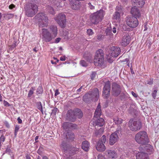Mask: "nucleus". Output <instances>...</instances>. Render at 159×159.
I'll list each match as a JSON object with an SVG mask.
<instances>
[{
  "instance_id": "nucleus-59",
  "label": "nucleus",
  "mask_w": 159,
  "mask_h": 159,
  "mask_svg": "<svg viewBox=\"0 0 159 159\" xmlns=\"http://www.w3.org/2000/svg\"><path fill=\"white\" fill-rule=\"evenodd\" d=\"M102 35L101 34L98 35L97 36V39L99 40H101L102 39Z\"/></svg>"
},
{
  "instance_id": "nucleus-48",
  "label": "nucleus",
  "mask_w": 159,
  "mask_h": 159,
  "mask_svg": "<svg viewBox=\"0 0 159 159\" xmlns=\"http://www.w3.org/2000/svg\"><path fill=\"white\" fill-rule=\"evenodd\" d=\"M87 32L89 35H92L93 34V30L91 29H89L87 30Z\"/></svg>"
},
{
  "instance_id": "nucleus-32",
  "label": "nucleus",
  "mask_w": 159,
  "mask_h": 159,
  "mask_svg": "<svg viewBox=\"0 0 159 159\" xmlns=\"http://www.w3.org/2000/svg\"><path fill=\"white\" fill-rule=\"evenodd\" d=\"M68 34L69 33L67 31L65 30L63 31V34L62 36L64 39L66 40H68L69 39V38L68 37Z\"/></svg>"
},
{
  "instance_id": "nucleus-41",
  "label": "nucleus",
  "mask_w": 159,
  "mask_h": 159,
  "mask_svg": "<svg viewBox=\"0 0 159 159\" xmlns=\"http://www.w3.org/2000/svg\"><path fill=\"white\" fill-rule=\"evenodd\" d=\"M112 57L110 53L107 56V59L108 62L109 63H111L113 62V60L112 58Z\"/></svg>"
},
{
  "instance_id": "nucleus-12",
  "label": "nucleus",
  "mask_w": 159,
  "mask_h": 159,
  "mask_svg": "<svg viewBox=\"0 0 159 159\" xmlns=\"http://www.w3.org/2000/svg\"><path fill=\"white\" fill-rule=\"evenodd\" d=\"M106 141V136L105 135H103L97 143L96 149L97 151L102 152L105 150L106 147L104 144L105 143Z\"/></svg>"
},
{
  "instance_id": "nucleus-46",
  "label": "nucleus",
  "mask_w": 159,
  "mask_h": 159,
  "mask_svg": "<svg viewBox=\"0 0 159 159\" xmlns=\"http://www.w3.org/2000/svg\"><path fill=\"white\" fill-rule=\"evenodd\" d=\"M70 129H75L77 128V125L76 124H73L70 123Z\"/></svg>"
},
{
  "instance_id": "nucleus-28",
  "label": "nucleus",
  "mask_w": 159,
  "mask_h": 159,
  "mask_svg": "<svg viewBox=\"0 0 159 159\" xmlns=\"http://www.w3.org/2000/svg\"><path fill=\"white\" fill-rule=\"evenodd\" d=\"M95 123L96 125L99 126H102L104 124V120L102 118H100L95 120Z\"/></svg>"
},
{
  "instance_id": "nucleus-31",
  "label": "nucleus",
  "mask_w": 159,
  "mask_h": 159,
  "mask_svg": "<svg viewBox=\"0 0 159 159\" xmlns=\"http://www.w3.org/2000/svg\"><path fill=\"white\" fill-rule=\"evenodd\" d=\"M70 123L69 122H65L62 124V127L65 129H70Z\"/></svg>"
},
{
  "instance_id": "nucleus-1",
  "label": "nucleus",
  "mask_w": 159,
  "mask_h": 159,
  "mask_svg": "<svg viewBox=\"0 0 159 159\" xmlns=\"http://www.w3.org/2000/svg\"><path fill=\"white\" fill-rule=\"evenodd\" d=\"M149 148H146L147 152L146 153L143 152H138L136 151H133L132 149H130L129 152L126 153L127 156L130 155L134 156L135 154L136 155V159H148L147 154H151L152 152V148L151 146L149 147Z\"/></svg>"
},
{
  "instance_id": "nucleus-30",
  "label": "nucleus",
  "mask_w": 159,
  "mask_h": 159,
  "mask_svg": "<svg viewBox=\"0 0 159 159\" xmlns=\"http://www.w3.org/2000/svg\"><path fill=\"white\" fill-rule=\"evenodd\" d=\"M114 121L115 123L117 124H120L122 123L123 120L120 118H119L117 117H116L113 118Z\"/></svg>"
},
{
  "instance_id": "nucleus-55",
  "label": "nucleus",
  "mask_w": 159,
  "mask_h": 159,
  "mask_svg": "<svg viewBox=\"0 0 159 159\" xmlns=\"http://www.w3.org/2000/svg\"><path fill=\"white\" fill-rule=\"evenodd\" d=\"M15 5L13 4H11L9 6V8L10 9H12L13 8H15Z\"/></svg>"
},
{
  "instance_id": "nucleus-2",
  "label": "nucleus",
  "mask_w": 159,
  "mask_h": 159,
  "mask_svg": "<svg viewBox=\"0 0 159 159\" xmlns=\"http://www.w3.org/2000/svg\"><path fill=\"white\" fill-rule=\"evenodd\" d=\"M99 95L98 89L95 88L92 91H89L84 96L83 100L87 103L93 100L97 101L99 98Z\"/></svg>"
},
{
  "instance_id": "nucleus-49",
  "label": "nucleus",
  "mask_w": 159,
  "mask_h": 159,
  "mask_svg": "<svg viewBox=\"0 0 159 159\" xmlns=\"http://www.w3.org/2000/svg\"><path fill=\"white\" fill-rule=\"evenodd\" d=\"M157 92V90H153L152 93V95L153 98L155 99L156 97V94Z\"/></svg>"
},
{
  "instance_id": "nucleus-33",
  "label": "nucleus",
  "mask_w": 159,
  "mask_h": 159,
  "mask_svg": "<svg viewBox=\"0 0 159 159\" xmlns=\"http://www.w3.org/2000/svg\"><path fill=\"white\" fill-rule=\"evenodd\" d=\"M104 131V129L103 128H101L99 130H96L95 132V134L96 135H100L102 134Z\"/></svg>"
},
{
  "instance_id": "nucleus-21",
  "label": "nucleus",
  "mask_w": 159,
  "mask_h": 159,
  "mask_svg": "<svg viewBox=\"0 0 159 159\" xmlns=\"http://www.w3.org/2000/svg\"><path fill=\"white\" fill-rule=\"evenodd\" d=\"M132 4L134 7H142L145 3L144 0H132Z\"/></svg>"
},
{
  "instance_id": "nucleus-13",
  "label": "nucleus",
  "mask_w": 159,
  "mask_h": 159,
  "mask_svg": "<svg viewBox=\"0 0 159 159\" xmlns=\"http://www.w3.org/2000/svg\"><path fill=\"white\" fill-rule=\"evenodd\" d=\"M111 90V84L109 81L105 83L102 92V95L104 98H108L110 95Z\"/></svg>"
},
{
  "instance_id": "nucleus-9",
  "label": "nucleus",
  "mask_w": 159,
  "mask_h": 159,
  "mask_svg": "<svg viewBox=\"0 0 159 159\" xmlns=\"http://www.w3.org/2000/svg\"><path fill=\"white\" fill-rule=\"evenodd\" d=\"M141 127V123L139 120H134L131 119L129 121V127L132 131H136L139 130Z\"/></svg>"
},
{
  "instance_id": "nucleus-42",
  "label": "nucleus",
  "mask_w": 159,
  "mask_h": 159,
  "mask_svg": "<svg viewBox=\"0 0 159 159\" xmlns=\"http://www.w3.org/2000/svg\"><path fill=\"white\" fill-rule=\"evenodd\" d=\"M121 126L119 125L118 126L116 131L114 133H116L118 135V134H119L120 133H121Z\"/></svg>"
},
{
  "instance_id": "nucleus-54",
  "label": "nucleus",
  "mask_w": 159,
  "mask_h": 159,
  "mask_svg": "<svg viewBox=\"0 0 159 159\" xmlns=\"http://www.w3.org/2000/svg\"><path fill=\"white\" fill-rule=\"evenodd\" d=\"M16 43H15L11 46L10 48L11 49V50H12L14 48H15L16 47Z\"/></svg>"
},
{
  "instance_id": "nucleus-58",
  "label": "nucleus",
  "mask_w": 159,
  "mask_h": 159,
  "mask_svg": "<svg viewBox=\"0 0 159 159\" xmlns=\"http://www.w3.org/2000/svg\"><path fill=\"white\" fill-rule=\"evenodd\" d=\"M61 39V38H56L55 40V43H59V41H60Z\"/></svg>"
},
{
  "instance_id": "nucleus-7",
  "label": "nucleus",
  "mask_w": 159,
  "mask_h": 159,
  "mask_svg": "<svg viewBox=\"0 0 159 159\" xmlns=\"http://www.w3.org/2000/svg\"><path fill=\"white\" fill-rule=\"evenodd\" d=\"M105 14V11L102 10H100L93 13L91 15V22L95 24H98L103 19Z\"/></svg>"
},
{
  "instance_id": "nucleus-44",
  "label": "nucleus",
  "mask_w": 159,
  "mask_h": 159,
  "mask_svg": "<svg viewBox=\"0 0 159 159\" xmlns=\"http://www.w3.org/2000/svg\"><path fill=\"white\" fill-rule=\"evenodd\" d=\"M80 64L83 66L86 67L87 66V64L86 62L84 60L81 61L80 62Z\"/></svg>"
},
{
  "instance_id": "nucleus-35",
  "label": "nucleus",
  "mask_w": 159,
  "mask_h": 159,
  "mask_svg": "<svg viewBox=\"0 0 159 159\" xmlns=\"http://www.w3.org/2000/svg\"><path fill=\"white\" fill-rule=\"evenodd\" d=\"M43 91L42 87L41 86H39L37 88L36 92L37 95L42 93Z\"/></svg>"
},
{
  "instance_id": "nucleus-19",
  "label": "nucleus",
  "mask_w": 159,
  "mask_h": 159,
  "mask_svg": "<svg viewBox=\"0 0 159 159\" xmlns=\"http://www.w3.org/2000/svg\"><path fill=\"white\" fill-rule=\"evenodd\" d=\"M130 41V37L129 35L126 34L122 38L121 45L123 46H126L129 44Z\"/></svg>"
},
{
  "instance_id": "nucleus-27",
  "label": "nucleus",
  "mask_w": 159,
  "mask_h": 159,
  "mask_svg": "<svg viewBox=\"0 0 159 159\" xmlns=\"http://www.w3.org/2000/svg\"><path fill=\"white\" fill-rule=\"evenodd\" d=\"M120 11H116L113 15V19L116 20L118 23H120Z\"/></svg>"
},
{
  "instance_id": "nucleus-51",
  "label": "nucleus",
  "mask_w": 159,
  "mask_h": 159,
  "mask_svg": "<svg viewBox=\"0 0 159 159\" xmlns=\"http://www.w3.org/2000/svg\"><path fill=\"white\" fill-rule=\"evenodd\" d=\"M3 104L5 107H9L10 106V104L5 100L3 101Z\"/></svg>"
},
{
  "instance_id": "nucleus-16",
  "label": "nucleus",
  "mask_w": 159,
  "mask_h": 159,
  "mask_svg": "<svg viewBox=\"0 0 159 159\" xmlns=\"http://www.w3.org/2000/svg\"><path fill=\"white\" fill-rule=\"evenodd\" d=\"M120 92L121 89L120 86L116 83H113L112 85L111 89L112 95L115 96H117L120 93Z\"/></svg>"
},
{
  "instance_id": "nucleus-36",
  "label": "nucleus",
  "mask_w": 159,
  "mask_h": 159,
  "mask_svg": "<svg viewBox=\"0 0 159 159\" xmlns=\"http://www.w3.org/2000/svg\"><path fill=\"white\" fill-rule=\"evenodd\" d=\"M47 10L50 13L52 14H55L54 11L52 7L48 6L47 8Z\"/></svg>"
},
{
  "instance_id": "nucleus-61",
  "label": "nucleus",
  "mask_w": 159,
  "mask_h": 159,
  "mask_svg": "<svg viewBox=\"0 0 159 159\" xmlns=\"http://www.w3.org/2000/svg\"><path fill=\"white\" fill-rule=\"evenodd\" d=\"M18 122L19 124H21L22 123V120L20 119V117H19L17 119Z\"/></svg>"
},
{
  "instance_id": "nucleus-56",
  "label": "nucleus",
  "mask_w": 159,
  "mask_h": 159,
  "mask_svg": "<svg viewBox=\"0 0 159 159\" xmlns=\"http://www.w3.org/2000/svg\"><path fill=\"white\" fill-rule=\"evenodd\" d=\"M98 159H105V158L102 154H99L98 156Z\"/></svg>"
},
{
  "instance_id": "nucleus-3",
  "label": "nucleus",
  "mask_w": 159,
  "mask_h": 159,
  "mask_svg": "<svg viewBox=\"0 0 159 159\" xmlns=\"http://www.w3.org/2000/svg\"><path fill=\"white\" fill-rule=\"evenodd\" d=\"M34 18L37 22L39 27H46L48 25V18L47 15L44 13L41 12L37 14Z\"/></svg>"
},
{
  "instance_id": "nucleus-4",
  "label": "nucleus",
  "mask_w": 159,
  "mask_h": 159,
  "mask_svg": "<svg viewBox=\"0 0 159 159\" xmlns=\"http://www.w3.org/2000/svg\"><path fill=\"white\" fill-rule=\"evenodd\" d=\"M83 116V113L79 109L77 108L72 110H68L66 114L67 119L71 122L75 121L77 117L80 118Z\"/></svg>"
},
{
  "instance_id": "nucleus-47",
  "label": "nucleus",
  "mask_w": 159,
  "mask_h": 159,
  "mask_svg": "<svg viewBox=\"0 0 159 159\" xmlns=\"http://www.w3.org/2000/svg\"><path fill=\"white\" fill-rule=\"evenodd\" d=\"M122 29L125 31H129V28L128 27V25H124L122 26Z\"/></svg>"
},
{
  "instance_id": "nucleus-23",
  "label": "nucleus",
  "mask_w": 159,
  "mask_h": 159,
  "mask_svg": "<svg viewBox=\"0 0 159 159\" xmlns=\"http://www.w3.org/2000/svg\"><path fill=\"white\" fill-rule=\"evenodd\" d=\"M50 31L53 38L56 37L57 34V26L53 25H51L50 26Z\"/></svg>"
},
{
  "instance_id": "nucleus-37",
  "label": "nucleus",
  "mask_w": 159,
  "mask_h": 159,
  "mask_svg": "<svg viewBox=\"0 0 159 159\" xmlns=\"http://www.w3.org/2000/svg\"><path fill=\"white\" fill-rule=\"evenodd\" d=\"M35 90L34 88L32 87L30 90L29 91V93L28 94V97H30L34 93V91Z\"/></svg>"
},
{
  "instance_id": "nucleus-34",
  "label": "nucleus",
  "mask_w": 159,
  "mask_h": 159,
  "mask_svg": "<svg viewBox=\"0 0 159 159\" xmlns=\"http://www.w3.org/2000/svg\"><path fill=\"white\" fill-rule=\"evenodd\" d=\"M38 109L43 113V111L41 103L40 102H37L36 103Z\"/></svg>"
},
{
  "instance_id": "nucleus-18",
  "label": "nucleus",
  "mask_w": 159,
  "mask_h": 159,
  "mask_svg": "<svg viewBox=\"0 0 159 159\" xmlns=\"http://www.w3.org/2000/svg\"><path fill=\"white\" fill-rule=\"evenodd\" d=\"M120 52V49L118 47L113 46L111 48L110 53L112 57H117Z\"/></svg>"
},
{
  "instance_id": "nucleus-5",
  "label": "nucleus",
  "mask_w": 159,
  "mask_h": 159,
  "mask_svg": "<svg viewBox=\"0 0 159 159\" xmlns=\"http://www.w3.org/2000/svg\"><path fill=\"white\" fill-rule=\"evenodd\" d=\"M136 141L140 144H146L148 143V137L146 132L141 131L137 133L135 136Z\"/></svg>"
},
{
  "instance_id": "nucleus-64",
  "label": "nucleus",
  "mask_w": 159,
  "mask_h": 159,
  "mask_svg": "<svg viewBox=\"0 0 159 159\" xmlns=\"http://www.w3.org/2000/svg\"><path fill=\"white\" fill-rule=\"evenodd\" d=\"M25 157L26 159H31L30 156L28 154H27L25 155Z\"/></svg>"
},
{
  "instance_id": "nucleus-6",
  "label": "nucleus",
  "mask_w": 159,
  "mask_h": 159,
  "mask_svg": "<svg viewBox=\"0 0 159 159\" xmlns=\"http://www.w3.org/2000/svg\"><path fill=\"white\" fill-rule=\"evenodd\" d=\"M104 62V54L103 50L99 49L97 51L94 58V63L95 65L102 66Z\"/></svg>"
},
{
  "instance_id": "nucleus-8",
  "label": "nucleus",
  "mask_w": 159,
  "mask_h": 159,
  "mask_svg": "<svg viewBox=\"0 0 159 159\" xmlns=\"http://www.w3.org/2000/svg\"><path fill=\"white\" fill-rule=\"evenodd\" d=\"M38 9L36 4L30 3L25 7V15L29 17H33L37 12Z\"/></svg>"
},
{
  "instance_id": "nucleus-14",
  "label": "nucleus",
  "mask_w": 159,
  "mask_h": 159,
  "mask_svg": "<svg viewBox=\"0 0 159 159\" xmlns=\"http://www.w3.org/2000/svg\"><path fill=\"white\" fill-rule=\"evenodd\" d=\"M42 35L45 42H49L54 38L48 30L46 29H42Z\"/></svg>"
},
{
  "instance_id": "nucleus-40",
  "label": "nucleus",
  "mask_w": 159,
  "mask_h": 159,
  "mask_svg": "<svg viewBox=\"0 0 159 159\" xmlns=\"http://www.w3.org/2000/svg\"><path fill=\"white\" fill-rule=\"evenodd\" d=\"M5 137L3 135H2L0 137V148L2 146V144L5 141Z\"/></svg>"
},
{
  "instance_id": "nucleus-53",
  "label": "nucleus",
  "mask_w": 159,
  "mask_h": 159,
  "mask_svg": "<svg viewBox=\"0 0 159 159\" xmlns=\"http://www.w3.org/2000/svg\"><path fill=\"white\" fill-rule=\"evenodd\" d=\"M153 83V79H150L147 81V84L149 85H151Z\"/></svg>"
},
{
  "instance_id": "nucleus-38",
  "label": "nucleus",
  "mask_w": 159,
  "mask_h": 159,
  "mask_svg": "<svg viewBox=\"0 0 159 159\" xmlns=\"http://www.w3.org/2000/svg\"><path fill=\"white\" fill-rule=\"evenodd\" d=\"M61 147L62 149L64 150V151L67 150V146L65 143H63L61 144Z\"/></svg>"
},
{
  "instance_id": "nucleus-25",
  "label": "nucleus",
  "mask_w": 159,
  "mask_h": 159,
  "mask_svg": "<svg viewBox=\"0 0 159 159\" xmlns=\"http://www.w3.org/2000/svg\"><path fill=\"white\" fill-rule=\"evenodd\" d=\"M101 115V106L100 105V104L99 103L95 110L94 117L98 118V117H100Z\"/></svg>"
},
{
  "instance_id": "nucleus-22",
  "label": "nucleus",
  "mask_w": 159,
  "mask_h": 159,
  "mask_svg": "<svg viewBox=\"0 0 159 159\" xmlns=\"http://www.w3.org/2000/svg\"><path fill=\"white\" fill-rule=\"evenodd\" d=\"M106 152L107 156L109 158L114 159L117 157V154L114 151L108 150Z\"/></svg>"
},
{
  "instance_id": "nucleus-43",
  "label": "nucleus",
  "mask_w": 159,
  "mask_h": 159,
  "mask_svg": "<svg viewBox=\"0 0 159 159\" xmlns=\"http://www.w3.org/2000/svg\"><path fill=\"white\" fill-rule=\"evenodd\" d=\"M57 110L58 109L57 108H54L52 110L51 115H53L54 116L56 115Z\"/></svg>"
},
{
  "instance_id": "nucleus-50",
  "label": "nucleus",
  "mask_w": 159,
  "mask_h": 159,
  "mask_svg": "<svg viewBox=\"0 0 159 159\" xmlns=\"http://www.w3.org/2000/svg\"><path fill=\"white\" fill-rule=\"evenodd\" d=\"M96 73L95 72H93L91 75L92 80H93L96 76Z\"/></svg>"
},
{
  "instance_id": "nucleus-11",
  "label": "nucleus",
  "mask_w": 159,
  "mask_h": 159,
  "mask_svg": "<svg viewBox=\"0 0 159 159\" xmlns=\"http://www.w3.org/2000/svg\"><path fill=\"white\" fill-rule=\"evenodd\" d=\"M66 16L64 13L59 14L55 19L61 28L65 27L66 25Z\"/></svg>"
},
{
  "instance_id": "nucleus-62",
  "label": "nucleus",
  "mask_w": 159,
  "mask_h": 159,
  "mask_svg": "<svg viewBox=\"0 0 159 159\" xmlns=\"http://www.w3.org/2000/svg\"><path fill=\"white\" fill-rule=\"evenodd\" d=\"M66 58L65 56L61 57L60 58V60L61 61H65L66 60Z\"/></svg>"
},
{
  "instance_id": "nucleus-24",
  "label": "nucleus",
  "mask_w": 159,
  "mask_h": 159,
  "mask_svg": "<svg viewBox=\"0 0 159 159\" xmlns=\"http://www.w3.org/2000/svg\"><path fill=\"white\" fill-rule=\"evenodd\" d=\"M90 144L87 141H85L82 142V148L85 151H88L89 149Z\"/></svg>"
},
{
  "instance_id": "nucleus-15",
  "label": "nucleus",
  "mask_w": 159,
  "mask_h": 159,
  "mask_svg": "<svg viewBox=\"0 0 159 159\" xmlns=\"http://www.w3.org/2000/svg\"><path fill=\"white\" fill-rule=\"evenodd\" d=\"M70 5L72 9L78 10L82 7V3L79 0H71L70 1Z\"/></svg>"
},
{
  "instance_id": "nucleus-57",
  "label": "nucleus",
  "mask_w": 159,
  "mask_h": 159,
  "mask_svg": "<svg viewBox=\"0 0 159 159\" xmlns=\"http://www.w3.org/2000/svg\"><path fill=\"white\" fill-rule=\"evenodd\" d=\"M131 94L135 98H137L138 96V94L135 93L133 91H132Z\"/></svg>"
},
{
  "instance_id": "nucleus-26",
  "label": "nucleus",
  "mask_w": 159,
  "mask_h": 159,
  "mask_svg": "<svg viewBox=\"0 0 159 159\" xmlns=\"http://www.w3.org/2000/svg\"><path fill=\"white\" fill-rule=\"evenodd\" d=\"M66 138L69 141H72L75 139V135L74 133L72 132H68L66 135Z\"/></svg>"
},
{
  "instance_id": "nucleus-20",
  "label": "nucleus",
  "mask_w": 159,
  "mask_h": 159,
  "mask_svg": "<svg viewBox=\"0 0 159 159\" xmlns=\"http://www.w3.org/2000/svg\"><path fill=\"white\" fill-rule=\"evenodd\" d=\"M118 138L119 137L117 134L114 133H112L110 136L109 139L110 144L111 145H113L117 141Z\"/></svg>"
},
{
  "instance_id": "nucleus-29",
  "label": "nucleus",
  "mask_w": 159,
  "mask_h": 159,
  "mask_svg": "<svg viewBox=\"0 0 159 159\" xmlns=\"http://www.w3.org/2000/svg\"><path fill=\"white\" fill-rule=\"evenodd\" d=\"M105 33L106 35L109 36L110 37L113 36V34L111 32V27H108L106 29Z\"/></svg>"
},
{
  "instance_id": "nucleus-17",
  "label": "nucleus",
  "mask_w": 159,
  "mask_h": 159,
  "mask_svg": "<svg viewBox=\"0 0 159 159\" xmlns=\"http://www.w3.org/2000/svg\"><path fill=\"white\" fill-rule=\"evenodd\" d=\"M131 13L133 17L137 19L139 18L141 16L140 11L137 8V7H132L131 9Z\"/></svg>"
},
{
  "instance_id": "nucleus-52",
  "label": "nucleus",
  "mask_w": 159,
  "mask_h": 159,
  "mask_svg": "<svg viewBox=\"0 0 159 159\" xmlns=\"http://www.w3.org/2000/svg\"><path fill=\"white\" fill-rule=\"evenodd\" d=\"M89 7L90 9H94V7L91 4V3L89 2L88 3Z\"/></svg>"
},
{
  "instance_id": "nucleus-10",
  "label": "nucleus",
  "mask_w": 159,
  "mask_h": 159,
  "mask_svg": "<svg viewBox=\"0 0 159 159\" xmlns=\"http://www.w3.org/2000/svg\"><path fill=\"white\" fill-rule=\"evenodd\" d=\"M125 21L127 25L131 28L137 27L139 24L138 19L133 17H127L125 19Z\"/></svg>"
},
{
  "instance_id": "nucleus-39",
  "label": "nucleus",
  "mask_w": 159,
  "mask_h": 159,
  "mask_svg": "<svg viewBox=\"0 0 159 159\" xmlns=\"http://www.w3.org/2000/svg\"><path fill=\"white\" fill-rule=\"evenodd\" d=\"M20 129L19 125H16L15 126V132H14V135L15 137H16L17 134V133Z\"/></svg>"
},
{
  "instance_id": "nucleus-63",
  "label": "nucleus",
  "mask_w": 159,
  "mask_h": 159,
  "mask_svg": "<svg viewBox=\"0 0 159 159\" xmlns=\"http://www.w3.org/2000/svg\"><path fill=\"white\" fill-rule=\"evenodd\" d=\"M112 30L114 33V34L116 33V28H115V27H113L112 28Z\"/></svg>"
},
{
  "instance_id": "nucleus-45",
  "label": "nucleus",
  "mask_w": 159,
  "mask_h": 159,
  "mask_svg": "<svg viewBox=\"0 0 159 159\" xmlns=\"http://www.w3.org/2000/svg\"><path fill=\"white\" fill-rule=\"evenodd\" d=\"M14 14H8L6 15V17L8 19H10L13 17Z\"/></svg>"
},
{
  "instance_id": "nucleus-60",
  "label": "nucleus",
  "mask_w": 159,
  "mask_h": 159,
  "mask_svg": "<svg viewBox=\"0 0 159 159\" xmlns=\"http://www.w3.org/2000/svg\"><path fill=\"white\" fill-rule=\"evenodd\" d=\"M59 92L58 90V89H57L55 91V93L54 94V96H57L59 94Z\"/></svg>"
}]
</instances>
